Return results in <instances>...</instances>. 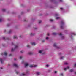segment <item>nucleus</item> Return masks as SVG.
Returning a JSON list of instances; mask_svg holds the SVG:
<instances>
[{"instance_id":"nucleus-1","label":"nucleus","mask_w":76,"mask_h":76,"mask_svg":"<svg viewBox=\"0 0 76 76\" xmlns=\"http://www.w3.org/2000/svg\"><path fill=\"white\" fill-rule=\"evenodd\" d=\"M37 67V65H31L30 66V67L32 68V67Z\"/></svg>"},{"instance_id":"nucleus-2","label":"nucleus","mask_w":76,"mask_h":76,"mask_svg":"<svg viewBox=\"0 0 76 76\" xmlns=\"http://www.w3.org/2000/svg\"><path fill=\"white\" fill-rule=\"evenodd\" d=\"M72 35H76V34L74 33H71L69 35L70 37H72Z\"/></svg>"},{"instance_id":"nucleus-3","label":"nucleus","mask_w":76,"mask_h":76,"mask_svg":"<svg viewBox=\"0 0 76 76\" xmlns=\"http://www.w3.org/2000/svg\"><path fill=\"white\" fill-rule=\"evenodd\" d=\"M68 69H70V66H68L66 68H64V70L66 71V70H67Z\"/></svg>"},{"instance_id":"nucleus-4","label":"nucleus","mask_w":76,"mask_h":76,"mask_svg":"<svg viewBox=\"0 0 76 76\" xmlns=\"http://www.w3.org/2000/svg\"><path fill=\"white\" fill-rule=\"evenodd\" d=\"M13 66L15 67H18V65L16 64V63H14L13 64Z\"/></svg>"},{"instance_id":"nucleus-5","label":"nucleus","mask_w":76,"mask_h":76,"mask_svg":"<svg viewBox=\"0 0 76 76\" xmlns=\"http://www.w3.org/2000/svg\"><path fill=\"white\" fill-rule=\"evenodd\" d=\"M3 54H4V55L5 56H7V53L4 52V53H1V55H3Z\"/></svg>"},{"instance_id":"nucleus-6","label":"nucleus","mask_w":76,"mask_h":76,"mask_svg":"<svg viewBox=\"0 0 76 76\" xmlns=\"http://www.w3.org/2000/svg\"><path fill=\"white\" fill-rule=\"evenodd\" d=\"M31 44L32 45H36V43L34 42H32L31 43Z\"/></svg>"},{"instance_id":"nucleus-7","label":"nucleus","mask_w":76,"mask_h":76,"mask_svg":"<svg viewBox=\"0 0 76 76\" xmlns=\"http://www.w3.org/2000/svg\"><path fill=\"white\" fill-rule=\"evenodd\" d=\"M53 46H54V47H56V48H58V46H57V45H56V43H54Z\"/></svg>"},{"instance_id":"nucleus-8","label":"nucleus","mask_w":76,"mask_h":76,"mask_svg":"<svg viewBox=\"0 0 76 76\" xmlns=\"http://www.w3.org/2000/svg\"><path fill=\"white\" fill-rule=\"evenodd\" d=\"M43 52V50H39V53H40V54H42V53H42Z\"/></svg>"},{"instance_id":"nucleus-9","label":"nucleus","mask_w":76,"mask_h":76,"mask_svg":"<svg viewBox=\"0 0 76 76\" xmlns=\"http://www.w3.org/2000/svg\"><path fill=\"white\" fill-rule=\"evenodd\" d=\"M28 65H29V64H28V63H26L25 64V67H26L27 66H28Z\"/></svg>"},{"instance_id":"nucleus-10","label":"nucleus","mask_w":76,"mask_h":76,"mask_svg":"<svg viewBox=\"0 0 76 76\" xmlns=\"http://www.w3.org/2000/svg\"><path fill=\"white\" fill-rule=\"evenodd\" d=\"M28 54H29V55H32V54H33V52H29L28 53Z\"/></svg>"},{"instance_id":"nucleus-11","label":"nucleus","mask_w":76,"mask_h":76,"mask_svg":"<svg viewBox=\"0 0 76 76\" xmlns=\"http://www.w3.org/2000/svg\"><path fill=\"white\" fill-rule=\"evenodd\" d=\"M0 61L1 62V63H3V60H2V59L0 58Z\"/></svg>"},{"instance_id":"nucleus-12","label":"nucleus","mask_w":76,"mask_h":76,"mask_svg":"<svg viewBox=\"0 0 76 76\" xmlns=\"http://www.w3.org/2000/svg\"><path fill=\"white\" fill-rule=\"evenodd\" d=\"M34 34H33L32 33H31L30 34V35H31V36H34V35H35Z\"/></svg>"},{"instance_id":"nucleus-13","label":"nucleus","mask_w":76,"mask_h":76,"mask_svg":"<svg viewBox=\"0 0 76 76\" xmlns=\"http://www.w3.org/2000/svg\"><path fill=\"white\" fill-rule=\"evenodd\" d=\"M13 38H14V39H17V38H18V37L16 36H14L13 37Z\"/></svg>"},{"instance_id":"nucleus-14","label":"nucleus","mask_w":76,"mask_h":76,"mask_svg":"<svg viewBox=\"0 0 76 76\" xmlns=\"http://www.w3.org/2000/svg\"><path fill=\"white\" fill-rule=\"evenodd\" d=\"M12 30H10L9 31V34H10L11 33H12Z\"/></svg>"},{"instance_id":"nucleus-15","label":"nucleus","mask_w":76,"mask_h":76,"mask_svg":"<svg viewBox=\"0 0 76 76\" xmlns=\"http://www.w3.org/2000/svg\"><path fill=\"white\" fill-rule=\"evenodd\" d=\"M26 75L25 74V73H23L21 74V76H25Z\"/></svg>"},{"instance_id":"nucleus-16","label":"nucleus","mask_w":76,"mask_h":76,"mask_svg":"<svg viewBox=\"0 0 76 76\" xmlns=\"http://www.w3.org/2000/svg\"><path fill=\"white\" fill-rule=\"evenodd\" d=\"M27 47H28V48H30V47H31L29 45H27Z\"/></svg>"},{"instance_id":"nucleus-17","label":"nucleus","mask_w":76,"mask_h":76,"mask_svg":"<svg viewBox=\"0 0 76 76\" xmlns=\"http://www.w3.org/2000/svg\"><path fill=\"white\" fill-rule=\"evenodd\" d=\"M18 48V46L17 45H15V49H16V48Z\"/></svg>"},{"instance_id":"nucleus-18","label":"nucleus","mask_w":76,"mask_h":76,"mask_svg":"<svg viewBox=\"0 0 76 76\" xmlns=\"http://www.w3.org/2000/svg\"><path fill=\"white\" fill-rule=\"evenodd\" d=\"M70 72H73V69H71L70 70Z\"/></svg>"},{"instance_id":"nucleus-19","label":"nucleus","mask_w":76,"mask_h":76,"mask_svg":"<svg viewBox=\"0 0 76 76\" xmlns=\"http://www.w3.org/2000/svg\"><path fill=\"white\" fill-rule=\"evenodd\" d=\"M23 57V56H20V57L19 58H20V59H22V58Z\"/></svg>"},{"instance_id":"nucleus-20","label":"nucleus","mask_w":76,"mask_h":76,"mask_svg":"<svg viewBox=\"0 0 76 76\" xmlns=\"http://www.w3.org/2000/svg\"><path fill=\"white\" fill-rule=\"evenodd\" d=\"M63 58H64V57L63 56V57H60V59H63Z\"/></svg>"},{"instance_id":"nucleus-21","label":"nucleus","mask_w":76,"mask_h":76,"mask_svg":"<svg viewBox=\"0 0 76 76\" xmlns=\"http://www.w3.org/2000/svg\"><path fill=\"white\" fill-rule=\"evenodd\" d=\"M63 23H64V22H63V21H61V25H63Z\"/></svg>"},{"instance_id":"nucleus-22","label":"nucleus","mask_w":76,"mask_h":76,"mask_svg":"<svg viewBox=\"0 0 76 76\" xmlns=\"http://www.w3.org/2000/svg\"><path fill=\"white\" fill-rule=\"evenodd\" d=\"M53 35H57V33H53Z\"/></svg>"},{"instance_id":"nucleus-23","label":"nucleus","mask_w":76,"mask_h":76,"mask_svg":"<svg viewBox=\"0 0 76 76\" xmlns=\"http://www.w3.org/2000/svg\"><path fill=\"white\" fill-rule=\"evenodd\" d=\"M37 75H40V72H37Z\"/></svg>"},{"instance_id":"nucleus-24","label":"nucleus","mask_w":76,"mask_h":76,"mask_svg":"<svg viewBox=\"0 0 76 76\" xmlns=\"http://www.w3.org/2000/svg\"><path fill=\"white\" fill-rule=\"evenodd\" d=\"M64 64H65V65H67V64H68V63L67 62H65L64 63Z\"/></svg>"},{"instance_id":"nucleus-25","label":"nucleus","mask_w":76,"mask_h":76,"mask_svg":"<svg viewBox=\"0 0 76 76\" xmlns=\"http://www.w3.org/2000/svg\"><path fill=\"white\" fill-rule=\"evenodd\" d=\"M2 10L3 11V12H5V11L6 10H5V9H2Z\"/></svg>"},{"instance_id":"nucleus-26","label":"nucleus","mask_w":76,"mask_h":76,"mask_svg":"<svg viewBox=\"0 0 76 76\" xmlns=\"http://www.w3.org/2000/svg\"><path fill=\"white\" fill-rule=\"evenodd\" d=\"M42 22V21H39V23H41Z\"/></svg>"},{"instance_id":"nucleus-27","label":"nucleus","mask_w":76,"mask_h":76,"mask_svg":"<svg viewBox=\"0 0 76 76\" xmlns=\"http://www.w3.org/2000/svg\"><path fill=\"white\" fill-rule=\"evenodd\" d=\"M60 75L61 76H63V74L62 73H61Z\"/></svg>"},{"instance_id":"nucleus-28","label":"nucleus","mask_w":76,"mask_h":76,"mask_svg":"<svg viewBox=\"0 0 76 76\" xmlns=\"http://www.w3.org/2000/svg\"><path fill=\"white\" fill-rule=\"evenodd\" d=\"M46 67H49V65H46Z\"/></svg>"},{"instance_id":"nucleus-29","label":"nucleus","mask_w":76,"mask_h":76,"mask_svg":"<svg viewBox=\"0 0 76 76\" xmlns=\"http://www.w3.org/2000/svg\"><path fill=\"white\" fill-rule=\"evenodd\" d=\"M46 39H47V40H48V39H49V38H48V37H47L46 38Z\"/></svg>"},{"instance_id":"nucleus-30","label":"nucleus","mask_w":76,"mask_h":76,"mask_svg":"<svg viewBox=\"0 0 76 76\" xmlns=\"http://www.w3.org/2000/svg\"><path fill=\"white\" fill-rule=\"evenodd\" d=\"M14 50H15V49H12L11 51H14Z\"/></svg>"},{"instance_id":"nucleus-31","label":"nucleus","mask_w":76,"mask_h":76,"mask_svg":"<svg viewBox=\"0 0 76 76\" xmlns=\"http://www.w3.org/2000/svg\"><path fill=\"white\" fill-rule=\"evenodd\" d=\"M50 22H53V20H50Z\"/></svg>"},{"instance_id":"nucleus-32","label":"nucleus","mask_w":76,"mask_h":76,"mask_svg":"<svg viewBox=\"0 0 76 76\" xmlns=\"http://www.w3.org/2000/svg\"><path fill=\"white\" fill-rule=\"evenodd\" d=\"M47 35L48 36H49V35H50V33H48L47 34Z\"/></svg>"},{"instance_id":"nucleus-33","label":"nucleus","mask_w":76,"mask_h":76,"mask_svg":"<svg viewBox=\"0 0 76 76\" xmlns=\"http://www.w3.org/2000/svg\"><path fill=\"white\" fill-rule=\"evenodd\" d=\"M20 52L21 53H23V51H20Z\"/></svg>"},{"instance_id":"nucleus-34","label":"nucleus","mask_w":76,"mask_h":76,"mask_svg":"<svg viewBox=\"0 0 76 76\" xmlns=\"http://www.w3.org/2000/svg\"><path fill=\"white\" fill-rule=\"evenodd\" d=\"M61 28H63V26H61Z\"/></svg>"},{"instance_id":"nucleus-35","label":"nucleus","mask_w":76,"mask_h":76,"mask_svg":"<svg viewBox=\"0 0 76 76\" xmlns=\"http://www.w3.org/2000/svg\"><path fill=\"white\" fill-rule=\"evenodd\" d=\"M61 38H62V39H63V38H64V36H62Z\"/></svg>"},{"instance_id":"nucleus-36","label":"nucleus","mask_w":76,"mask_h":76,"mask_svg":"<svg viewBox=\"0 0 76 76\" xmlns=\"http://www.w3.org/2000/svg\"><path fill=\"white\" fill-rule=\"evenodd\" d=\"M26 73H29V71H27Z\"/></svg>"},{"instance_id":"nucleus-37","label":"nucleus","mask_w":76,"mask_h":76,"mask_svg":"<svg viewBox=\"0 0 76 76\" xmlns=\"http://www.w3.org/2000/svg\"><path fill=\"white\" fill-rule=\"evenodd\" d=\"M56 19H60V18L59 17H57Z\"/></svg>"},{"instance_id":"nucleus-38","label":"nucleus","mask_w":76,"mask_h":76,"mask_svg":"<svg viewBox=\"0 0 76 76\" xmlns=\"http://www.w3.org/2000/svg\"><path fill=\"white\" fill-rule=\"evenodd\" d=\"M16 73L17 74H18V73H19V72H16Z\"/></svg>"},{"instance_id":"nucleus-39","label":"nucleus","mask_w":76,"mask_h":76,"mask_svg":"<svg viewBox=\"0 0 76 76\" xmlns=\"http://www.w3.org/2000/svg\"><path fill=\"white\" fill-rule=\"evenodd\" d=\"M42 42H45V40H42Z\"/></svg>"},{"instance_id":"nucleus-40","label":"nucleus","mask_w":76,"mask_h":76,"mask_svg":"<svg viewBox=\"0 0 76 76\" xmlns=\"http://www.w3.org/2000/svg\"><path fill=\"white\" fill-rule=\"evenodd\" d=\"M2 22V20L0 19V22Z\"/></svg>"},{"instance_id":"nucleus-41","label":"nucleus","mask_w":76,"mask_h":76,"mask_svg":"<svg viewBox=\"0 0 76 76\" xmlns=\"http://www.w3.org/2000/svg\"><path fill=\"white\" fill-rule=\"evenodd\" d=\"M3 39H5V37H3Z\"/></svg>"},{"instance_id":"nucleus-42","label":"nucleus","mask_w":76,"mask_h":76,"mask_svg":"<svg viewBox=\"0 0 76 76\" xmlns=\"http://www.w3.org/2000/svg\"><path fill=\"white\" fill-rule=\"evenodd\" d=\"M60 9H61V10H63V8H60Z\"/></svg>"},{"instance_id":"nucleus-43","label":"nucleus","mask_w":76,"mask_h":76,"mask_svg":"<svg viewBox=\"0 0 76 76\" xmlns=\"http://www.w3.org/2000/svg\"><path fill=\"white\" fill-rule=\"evenodd\" d=\"M59 35H62V34H61V33H60L59 34Z\"/></svg>"},{"instance_id":"nucleus-44","label":"nucleus","mask_w":76,"mask_h":76,"mask_svg":"<svg viewBox=\"0 0 76 76\" xmlns=\"http://www.w3.org/2000/svg\"><path fill=\"white\" fill-rule=\"evenodd\" d=\"M74 67H76V64L74 65Z\"/></svg>"},{"instance_id":"nucleus-45","label":"nucleus","mask_w":76,"mask_h":76,"mask_svg":"<svg viewBox=\"0 0 76 76\" xmlns=\"http://www.w3.org/2000/svg\"><path fill=\"white\" fill-rule=\"evenodd\" d=\"M19 37H20V38H21V37H22V35H20Z\"/></svg>"},{"instance_id":"nucleus-46","label":"nucleus","mask_w":76,"mask_h":76,"mask_svg":"<svg viewBox=\"0 0 76 76\" xmlns=\"http://www.w3.org/2000/svg\"><path fill=\"white\" fill-rule=\"evenodd\" d=\"M57 71H55V72H54L55 73H57Z\"/></svg>"},{"instance_id":"nucleus-47","label":"nucleus","mask_w":76,"mask_h":76,"mask_svg":"<svg viewBox=\"0 0 76 76\" xmlns=\"http://www.w3.org/2000/svg\"><path fill=\"white\" fill-rule=\"evenodd\" d=\"M61 53H59V55H60V54H61Z\"/></svg>"},{"instance_id":"nucleus-48","label":"nucleus","mask_w":76,"mask_h":76,"mask_svg":"<svg viewBox=\"0 0 76 76\" xmlns=\"http://www.w3.org/2000/svg\"><path fill=\"white\" fill-rule=\"evenodd\" d=\"M60 1L61 2H62V0H60Z\"/></svg>"},{"instance_id":"nucleus-49","label":"nucleus","mask_w":76,"mask_h":76,"mask_svg":"<svg viewBox=\"0 0 76 76\" xmlns=\"http://www.w3.org/2000/svg\"><path fill=\"white\" fill-rule=\"evenodd\" d=\"M11 55L12 54H10V55L9 56H11Z\"/></svg>"},{"instance_id":"nucleus-50","label":"nucleus","mask_w":76,"mask_h":76,"mask_svg":"<svg viewBox=\"0 0 76 76\" xmlns=\"http://www.w3.org/2000/svg\"><path fill=\"white\" fill-rule=\"evenodd\" d=\"M0 68L1 69H3V68L2 67H1V68Z\"/></svg>"},{"instance_id":"nucleus-51","label":"nucleus","mask_w":76,"mask_h":76,"mask_svg":"<svg viewBox=\"0 0 76 76\" xmlns=\"http://www.w3.org/2000/svg\"><path fill=\"white\" fill-rule=\"evenodd\" d=\"M56 16H58V14H56Z\"/></svg>"},{"instance_id":"nucleus-52","label":"nucleus","mask_w":76,"mask_h":76,"mask_svg":"<svg viewBox=\"0 0 76 76\" xmlns=\"http://www.w3.org/2000/svg\"><path fill=\"white\" fill-rule=\"evenodd\" d=\"M75 74H76V72H75Z\"/></svg>"},{"instance_id":"nucleus-53","label":"nucleus","mask_w":76,"mask_h":76,"mask_svg":"<svg viewBox=\"0 0 76 76\" xmlns=\"http://www.w3.org/2000/svg\"><path fill=\"white\" fill-rule=\"evenodd\" d=\"M4 31H5H5H6V30H4Z\"/></svg>"},{"instance_id":"nucleus-54","label":"nucleus","mask_w":76,"mask_h":76,"mask_svg":"<svg viewBox=\"0 0 76 76\" xmlns=\"http://www.w3.org/2000/svg\"><path fill=\"white\" fill-rule=\"evenodd\" d=\"M22 63H23V62H22Z\"/></svg>"},{"instance_id":"nucleus-55","label":"nucleus","mask_w":76,"mask_h":76,"mask_svg":"<svg viewBox=\"0 0 76 76\" xmlns=\"http://www.w3.org/2000/svg\"><path fill=\"white\" fill-rule=\"evenodd\" d=\"M43 54H44V53H43Z\"/></svg>"}]
</instances>
